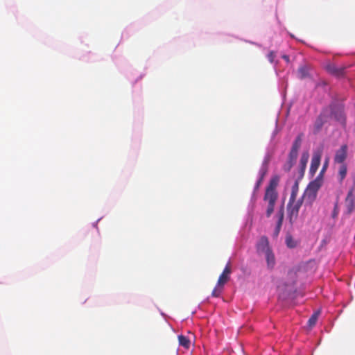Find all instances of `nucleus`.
I'll return each instance as SVG.
<instances>
[{"mask_svg": "<svg viewBox=\"0 0 355 355\" xmlns=\"http://www.w3.org/2000/svg\"><path fill=\"white\" fill-rule=\"evenodd\" d=\"M303 203V198H300L297 200L291 202L289 200L287 209L288 215L290 222L292 223L297 218L299 211Z\"/></svg>", "mask_w": 355, "mask_h": 355, "instance_id": "obj_1", "label": "nucleus"}, {"mask_svg": "<svg viewBox=\"0 0 355 355\" xmlns=\"http://www.w3.org/2000/svg\"><path fill=\"white\" fill-rule=\"evenodd\" d=\"M278 198V195H272L268 193H265L263 196V201L267 202L266 207V216L268 218L270 217L274 211V208L277 200Z\"/></svg>", "mask_w": 355, "mask_h": 355, "instance_id": "obj_2", "label": "nucleus"}, {"mask_svg": "<svg viewBox=\"0 0 355 355\" xmlns=\"http://www.w3.org/2000/svg\"><path fill=\"white\" fill-rule=\"evenodd\" d=\"M348 146L347 144H343L339 149L336 151L334 162L335 164H345V161L347 157Z\"/></svg>", "mask_w": 355, "mask_h": 355, "instance_id": "obj_3", "label": "nucleus"}, {"mask_svg": "<svg viewBox=\"0 0 355 355\" xmlns=\"http://www.w3.org/2000/svg\"><path fill=\"white\" fill-rule=\"evenodd\" d=\"M354 189H351L345 198V207L347 209V214H350L355 209V196H354Z\"/></svg>", "mask_w": 355, "mask_h": 355, "instance_id": "obj_4", "label": "nucleus"}, {"mask_svg": "<svg viewBox=\"0 0 355 355\" xmlns=\"http://www.w3.org/2000/svg\"><path fill=\"white\" fill-rule=\"evenodd\" d=\"M332 116L333 117L340 123L342 125H345L346 123V116L345 114L344 108L341 106L334 107L332 110Z\"/></svg>", "mask_w": 355, "mask_h": 355, "instance_id": "obj_5", "label": "nucleus"}, {"mask_svg": "<svg viewBox=\"0 0 355 355\" xmlns=\"http://www.w3.org/2000/svg\"><path fill=\"white\" fill-rule=\"evenodd\" d=\"M232 272L230 263H228L225 268H224L222 274L219 276V278L217 282V284L221 286H224V285L230 280V274Z\"/></svg>", "mask_w": 355, "mask_h": 355, "instance_id": "obj_6", "label": "nucleus"}, {"mask_svg": "<svg viewBox=\"0 0 355 355\" xmlns=\"http://www.w3.org/2000/svg\"><path fill=\"white\" fill-rule=\"evenodd\" d=\"M257 250L259 254H265L271 250L269 241L266 236H262L257 244Z\"/></svg>", "mask_w": 355, "mask_h": 355, "instance_id": "obj_7", "label": "nucleus"}, {"mask_svg": "<svg viewBox=\"0 0 355 355\" xmlns=\"http://www.w3.org/2000/svg\"><path fill=\"white\" fill-rule=\"evenodd\" d=\"M279 182V178L278 176L272 177L269 182L268 186L266 187L265 193L272 194V195H278V193L276 190V188Z\"/></svg>", "mask_w": 355, "mask_h": 355, "instance_id": "obj_8", "label": "nucleus"}, {"mask_svg": "<svg viewBox=\"0 0 355 355\" xmlns=\"http://www.w3.org/2000/svg\"><path fill=\"white\" fill-rule=\"evenodd\" d=\"M321 156L322 153L320 151L315 152L313 153L310 166L311 173H315L318 170L320 164Z\"/></svg>", "mask_w": 355, "mask_h": 355, "instance_id": "obj_9", "label": "nucleus"}, {"mask_svg": "<svg viewBox=\"0 0 355 355\" xmlns=\"http://www.w3.org/2000/svg\"><path fill=\"white\" fill-rule=\"evenodd\" d=\"M325 69L329 73L334 75L336 76H342L344 73L345 70V68L338 67L336 64L333 63L327 64L325 67Z\"/></svg>", "mask_w": 355, "mask_h": 355, "instance_id": "obj_10", "label": "nucleus"}, {"mask_svg": "<svg viewBox=\"0 0 355 355\" xmlns=\"http://www.w3.org/2000/svg\"><path fill=\"white\" fill-rule=\"evenodd\" d=\"M264 254L266 256L268 268L270 270L272 269L275 265V258L272 250Z\"/></svg>", "mask_w": 355, "mask_h": 355, "instance_id": "obj_11", "label": "nucleus"}, {"mask_svg": "<svg viewBox=\"0 0 355 355\" xmlns=\"http://www.w3.org/2000/svg\"><path fill=\"white\" fill-rule=\"evenodd\" d=\"M324 123V120L322 116L320 115L315 120L313 125V133L318 134L322 129Z\"/></svg>", "mask_w": 355, "mask_h": 355, "instance_id": "obj_12", "label": "nucleus"}, {"mask_svg": "<svg viewBox=\"0 0 355 355\" xmlns=\"http://www.w3.org/2000/svg\"><path fill=\"white\" fill-rule=\"evenodd\" d=\"M347 173V166L346 164H340L338 171V178L340 182H342L345 178Z\"/></svg>", "mask_w": 355, "mask_h": 355, "instance_id": "obj_13", "label": "nucleus"}, {"mask_svg": "<svg viewBox=\"0 0 355 355\" xmlns=\"http://www.w3.org/2000/svg\"><path fill=\"white\" fill-rule=\"evenodd\" d=\"M302 137H303V134L301 133L296 137V139H295V141L293 144L291 150H295V151L299 150V149L301 146V144H302Z\"/></svg>", "mask_w": 355, "mask_h": 355, "instance_id": "obj_14", "label": "nucleus"}, {"mask_svg": "<svg viewBox=\"0 0 355 355\" xmlns=\"http://www.w3.org/2000/svg\"><path fill=\"white\" fill-rule=\"evenodd\" d=\"M179 345L184 347L186 349H189L190 347V340L186 336L180 335L178 336Z\"/></svg>", "mask_w": 355, "mask_h": 355, "instance_id": "obj_15", "label": "nucleus"}, {"mask_svg": "<svg viewBox=\"0 0 355 355\" xmlns=\"http://www.w3.org/2000/svg\"><path fill=\"white\" fill-rule=\"evenodd\" d=\"M320 187H321L320 181L315 180V181H313L309 184L308 189L309 191H313V193H316Z\"/></svg>", "mask_w": 355, "mask_h": 355, "instance_id": "obj_16", "label": "nucleus"}, {"mask_svg": "<svg viewBox=\"0 0 355 355\" xmlns=\"http://www.w3.org/2000/svg\"><path fill=\"white\" fill-rule=\"evenodd\" d=\"M309 158V153H303L300 158V165L302 170H304Z\"/></svg>", "mask_w": 355, "mask_h": 355, "instance_id": "obj_17", "label": "nucleus"}, {"mask_svg": "<svg viewBox=\"0 0 355 355\" xmlns=\"http://www.w3.org/2000/svg\"><path fill=\"white\" fill-rule=\"evenodd\" d=\"M286 244L289 248H294L297 246V242L290 234L287 235L286 237Z\"/></svg>", "mask_w": 355, "mask_h": 355, "instance_id": "obj_18", "label": "nucleus"}, {"mask_svg": "<svg viewBox=\"0 0 355 355\" xmlns=\"http://www.w3.org/2000/svg\"><path fill=\"white\" fill-rule=\"evenodd\" d=\"M319 314L320 313L319 312H315L311 316V318L309 319L308 320V324L310 327H313L317 320H318V316H319Z\"/></svg>", "mask_w": 355, "mask_h": 355, "instance_id": "obj_19", "label": "nucleus"}, {"mask_svg": "<svg viewBox=\"0 0 355 355\" xmlns=\"http://www.w3.org/2000/svg\"><path fill=\"white\" fill-rule=\"evenodd\" d=\"M298 191V184L297 182H295V184L292 187V191L291 193V196L289 200H291V202L295 201L296 199L297 193Z\"/></svg>", "mask_w": 355, "mask_h": 355, "instance_id": "obj_20", "label": "nucleus"}, {"mask_svg": "<svg viewBox=\"0 0 355 355\" xmlns=\"http://www.w3.org/2000/svg\"><path fill=\"white\" fill-rule=\"evenodd\" d=\"M223 286H219L218 284H216V286L212 291L211 295L215 297H219L223 291Z\"/></svg>", "mask_w": 355, "mask_h": 355, "instance_id": "obj_21", "label": "nucleus"}, {"mask_svg": "<svg viewBox=\"0 0 355 355\" xmlns=\"http://www.w3.org/2000/svg\"><path fill=\"white\" fill-rule=\"evenodd\" d=\"M298 155V151L291 150L288 155V160H291L295 163V161L297 159Z\"/></svg>", "mask_w": 355, "mask_h": 355, "instance_id": "obj_22", "label": "nucleus"}, {"mask_svg": "<svg viewBox=\"0 0 355 355\" xmlns=\"http://www.w3.org/2000/svg\"><path fill=\"white\" fill-rule=\"evenodd\" d=\"M294 164L295 162L288 159L286 163H285L283 166V170L286 172H288L291 169Z\"/></svg>", "mask_w": 355, "mask_h": 355, "instance_id": "obj_23", "label": "nucleus"}, {"mask_svg": "<svg viewBox=\"0 0 355 355\" xmlns=\"http://www.w3.org/2000/svg\"><path fill=\"white\" fill-rule=\"evenodd\" d=\"M298 74L301 78H305L308 74L306 68L305 67H300L298 69Z\"/></svg>", "mask_w": 355, "mask_h": 355, "instance_id": "obj_24", "label": "nucleus"}, {"mask_svg": "<svg viewBox=\"0 0 355 355\" xmlns=\"http://www.w3.org/2000/svg\"><path fill=\"white\" fill-rule=\"evenodd\" d=\"M265 173H266L265 171H263L260 178L259 179V180L257 181V184H256V185L254 187V190H257L259 188L260 185L262 183L263 178V176L265 175Z\"/></svg>", "mask_w": 355, "mask_h": 355, "instance_id": "obj_25", "label": "nucleus"}, {"mask_svg": "<svg viewBox=\"0 0 355 355\" xmlns=\"http://www.w3.org/2000/svg\"><path fill=\"white\" fill-rule=\"evenodd\" d=\"M284 207H282L280 208V209L279 210V211L277 212V216L278 218V220L281 219V220H284Z\"/></svg>", "mask_w": 355, "mask_h": 355, "instance_id": "obj_26", "label": "nucleus"}, {"mask_svg": "<svg viewBox=\"0 0 355 355\" xmlns=\"http://www.w3.org/2000/svg\"><path fill=\"white\" fill-rule=\"evenodd\" d=\"M275 56H276V55H275V52L270 51L268 54L267 58H268V60L270 61V62L272 63V62H273Z\"/></svg>", "mask_w": 355, "mask_h": 355, "instance_id": "obj_27", "label": "nucleus"}, {"mask_svg": "<svg viewBox=\"0 0 355 355\" xmlns=\"http://www.w3.org/2000/svg\"><path fill=\"white\" fill-rule=\"evenodd\" d=\"M338 206H337V205H336L335 207H334V209L333 214H332L333 218L336 217L338 216Z\"/></svg>", "mask_w": 355, "mask_h": 355, "instance_id": "obj_28", "label": "nucleus"}, {"mask_svg": "<svg viewBox=\"0 0 355 355\" xmlns=\"http://www.w3.org/2000/svg\"><path fill=\"white\" fill-rule=\"evenodd\" d=\"M328 164H329V158H327L324 164H323V167H322V171H324V170H326V168H327L328 166Z\"/></svg>", "mask_w": 355, "mask_h": 355, "instance_id": "obj_29", "label": "nucleus"}, {"mask_svg": "<svg viewBox=\"0 0 355 355\" xmlns=\"http://www.w3.org/2000/svg\"><path fill=\"white\" fill-rule=\"evenodd\" d=\"M283 220H278L277 223V227L278 228V231H280L281 227L282 225Z\"/></svg>", "mask_w": 355, "mask_h": 355, "instance_id": "obj_30", "label": "nucleus"}, {"mask_svg": "<svg viewBox=\"0 0 355 355\" xmlns=\"http://www.w3.org/2000/svg\"><path fill=\"white\" fill-rule=\"evenodd\" d=\"M282 58L284 59L287 62H289V57L288 55H284L282 56Z\"/></svg>", "mask_w": 355, "mask_h": 355, "instance_id": "obj_31", "label": "nucleus"}, {"mask_svg": "<svg viewBox=\"0 0 355 355\" xmlns=\"http://www.w3.org/2000/svg\"><path fill=\"white\" fill-rule=\"evenodd\" d=\"M279 231H278V228L277 227H276V230H275V234L276 235H277L279 234Z\"/></svg>", "mask_w": 355, "mask_h": 355, "instance_id": "obj_32", "label": "nucleus"}]
</instances>
